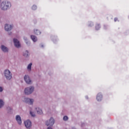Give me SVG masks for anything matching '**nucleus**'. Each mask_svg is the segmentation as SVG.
<instances>
[{
    "label": "nucleus",
    "mask_w": 129,
    "mask_h": 129,
    "mask_svg": "<svg viewBox=\"0 0 129 129\" xmlns=\"http://www.w3.org/2000/svg\"><path fill=\"white\" fill-rule=\"evenodd\" d=\"M36 109L38 114H42V113H43V111H42V109H40V108L37 107Z\"/></svg>",
    "instance_id": "ddd939ff"
},
{
    "label": "nucleus",
    "mask_w": 129,
    "mask_h": 129,
    "mask_svg": "<svg viewBox=\"0 0 129 129\" xmlns=\"http://www.w3.org/2000/svg\"><path fill=\"white\" fill-rule=\"evenodd\" d=\"M117 21H118L117 18H114V22H117Z\"/></svg>",
    "instance_id": "5701e85b"
},
{
    "label": "nucleus",
    "mask_w": 129,
    "mask_h": 129,
    "mask_svg": "<svg viewBox=\"0 0 129 129\" xmlns=\"http://www.w3.org/2000/svg\"><path fill=\"white\" fill-rule=\"evenodd\" d=\"M34 34H35V35H40L41 34V32H40L39 30H34Z\"/></svg>",
    "instance_id": "2eb2a0df"
},
{
    "label": "nucleus",
    "mask_w": 129,
    "mask_h": 129,
    "mask_svg": "<svg viewBox=\"0 0 129 129\" xmlns=\"http://www.w3.org/2000/svg\"><path fill=\"white\" fill-rule=\"evenodd\" d=\"M11 6V3L8 1H4L1 4V9H2L3 11H7Z\"/></svg>",
    "instance_id": "f257e3e1"
},
{
    "label": "nucleus",
    "mask_w": 129,
    "mask_h": 129,
    "mask_svg": "<svg viewBox=\"0 0 129 129\" xmlns=\"http://www.w3.org/2000/svg\"><path fill=\"white\" fill-rule=\"evenodd\" d=\"M24 80L27 83V84H31L32 81L30 79V77L28 76L25 75L24 76Z\"/></svg>",
    "instance_id": "6e6552de"
},
{
    "label": "nucleus",
    "mask_w": 129,
    "mask_h": 129,
    "mask_svg": "<svg viewBox=\"0 0 129 129\" xmlns=\"http://www.w3.org/2000/svg\"><path fill=\"white\" fill-rule=\"evenodd\" d=\"M12 28H13V27H12V25H10L9 24L5 25V31H7V32H9V31H11L12 30Z\"/></svg>",
    "instance_id": "1a4fd4ad"
},
{
    "label": "nucleus",
    "mask_w": 129,
    "mask_h": 129,
    "mask_svg": "<svg viewBox=\"0 0 129 129\" xmlns=\"http://www.w3.org/2000/svg\"><path fill=\"white\" fill-rule=\"evenodd\" d=\"M96 98L97 101H101L102 100V95L100 93H98Z\"/></svg>",
    "instance_id": "9b49d317"
},
{
    "label": "nucleus",
    "mask_w": 129,
    "mask_h": 129,
    "mask_svg": "<svg viewBox=\"0 0 129 129\" xmlns=\"http://www.w3.org/2000/svg\"><path fill=\"white\" fill-rule=\"evenodd\" d=\"M23 56H24V57H28V56H29V52L26 50L25 53H23Z\"/></svg>",
    "instance_id": "a211bd4d"
},
{
    "label": "nucleus",
    "mask_w": 129,
    "mask_h": 129,
    "mask_svg": "<svg viewBox=\"0 0 129 129\" xmlns=\"http://www.w3.org/2000/svg\"><path fill=\"white\" fill-rule=\"evenodd\" d=\"M5 76L8 80L12 79V74L9 70H6L4 73Z\"/></svg>",
    "instance_id": "f03ea898"
},
{
    "label": "nucleus",
    "mask_w": 129,
    "mask_h": 129,
    "mask_svg": "<svg viewBox=\"0 0 129 129\" xmlns=\"http://www.w3.org/2000/svg\"><path fill=\"white\" fill-rule=\"evenodd\" d=\"M33 91H34V87H30L25 88L24 92L25 94H26L27 95H29V94H31V93H32Z\"/></svg>",
    "instance_id": "7ed1b4c3"
},
{
    "label": "nucleus",
    "mask_w": 129,
    "mask_h": 129,
    "mask_svg": "<svg viewBox=\"0 0 129 129\" xmlns=\"http://www.w3.org/2000/svg\"><path fill=\"white\" fill-rule=\"evenodd\" d=\"M14 45L16 48H20L21 47V44H20V41L18 39L14 38L13 39Z\"/></svg>",
    "instance_id": "423d86ee"
},
{
    "label": "nucleus",
    "mask_w": 129,
    "mask_h": 129,
    "mask_svg": "<svg viewBox=\"0 0 129 129\" xmlns=\"http://www.w3.org/2000/svg\"><path fill=\"white\" fill-rule=\"evenodd\" d=\"M68 116H64L63 118V120H64V121H66V120H68Z\"/></svg>",
    "instance_id": "412c9836"
},
{
    "label": "nucleus",
    "mask_w": 129,
    "mask_h": 129,
    "mask_svg": "<svg viewBox=\"0 0 129 129\" xmlns=\"http://www.w3.org/2000/svg\"><path fill=\"white\" fill-rule=\"evenodd\" d=\"M24 101L26 103H28V104H33V103L34 102V100L28 98H25Z\"/></svg>",
    "instance_id": "0eeeda50"
},
{
    "label": "nucleus",
    "mask_w": 129,
    "mask_h": 129,
    "mask_svg": "<svg viewBox=\"0 0 129 129\" xmlns=\"http://www.w3.org/2000/svg\"><path fill=\"white\" fill-rule=\"evenodd\" d=\"M95 29L97 30H99V29H100V24H96Z\"/></svg>",
    "instance_id": "dca6fc26"
},
{
    "label": "nucleus",
    "mask_w": 129,
    "mask_h": 129,
    "mask_svg": "<svg viewBox=\"0 0 129 129\" xmlns=\"http://www.w3.org/2000/svg\"><path fill=\"white\" fill-rule=\"evenodd\" d=\"M54 123H55V120L54 118H53V117H51L48 121H46L45 122V124L47 126H49H49H52Z\"/></svg>",
    "instance_id": "20e7f679"
},
{
    "label": "nucleus",
    "mask_w": 129,
    "mask_h": 129,
    "mask_svg": "<svg viewBox=\"0 0 129 129\" xmlns=\"http://www.w3.org/2000/svg\"><path fill=\"white\" fill-rule=\"evenodd\" d=\"M4 101L2 99H0V108H2L4 106Z\"/></svg>",
    "instance_id": "f3484780"
},
{
    "label": "nucleus",
    "mask_w": 129,
    "mask_h": 129,
    "mask_svg": "<svg viewBox=\"0 0 129 129\" xmlns=\"http://www.w3.org/2000/svg\"><path fill=\"white\" fill-rule=\"evenodd\" d=\"M47 129H52V127H48L47 128Z\"/></svg>",
    "instance_id": "393cba45"
},
{
    "label": "nucleus",
    "mask_w": 129,
    "mask_h": 129,
    "mask_svg": "<svg viewBox=\"0 0 129 129\" xmlns=\"http://www.w3.org/2000/svg\"><path fill=\"white\" fill-rule=\"evenodd\" d=\"M32 10H36L37 9V6L34 5V6H32Z\"/></svg>",
    "instance_id": "4be33fe9"
},
{
    "label": "nucleus",
    "mask_w": 129,
    "mask_h": 129,
    "mask_svg": "<svg viewBox=\"0 0 129 129\" xmlns=\"http://www.w3.org/2000/svg\"><path fill=\"white\" fill-rule=\"evenodd\" d=\"M16 119L18 122V124H22V118H21V116H20V115H17Z\"/></svg>",
    "instance_id": "9d476101"
},
{
    "label": "nucleus",
    "mask_w": 129,
    "mask_h": 129,
    "mask_svg": "<svg viewBox=\"0 0 129 129\" xmlns=\"http://www.w3.org/2000/svg\"><path fill=\"white\" fill-rule=\"evenodd\" d=\"M3 90V88L0 87V92H2Z\"/></svg>",
    "instance_id": "b1692460"
},
{
    "label": "nucleus",
    "mask_w": 129,
    "mask_h": 129,
    "mask_svg": "<svg viewBox=\"0 0 129 129\" xmlns=\"http://www.w3.org/2000/svg\"><path fill=\"white\" fill-rule=\"evenodd\" d=\"M25 125L27 128H30L31 126H32V122L29 120H27V121L24 122Z\"/></svg>",
    "instance_id": "39448f33"
},
{
    "label": "nucleus",
    "mask_w": 129,
    "mask_h": 129,
    "mask_svg": "<svg viewBox=\"0 0 129 129\" xmlns=\"http://www.w3.org/2000/svg\"><path fill=\"white\" fill-rule=\"evenodd\" d=\"M31 38L32 39V41H33V42H37V37H36L35 36L31 35Z\"/></svg>",
    "instance_id": "4468645a"
},
{
    "label": "nucleus",
    "mask_w": 129,
    "mask_h": 129,
    "mask_svg": "<svg viewBox=\"0 0 129 129\" xmlns=\"http://www.w3.org/2000/svg\"><path fill=\"white\" fill-rule=\"evenodd\" d=\"M1 49L3 52H8L9 51V49L7 48V47L2 45L1 46Z\"/></svg>",
    "instance_id": "f8f14e48"
},
{
    "label": "nucleus",
    "mask_w": 129,
    "mask_h": 129,
    "mask_svg": "<svg viewBox=\"0 0 129 129\" xmlns=\"http://www.w3.org/2000/svg\"><path fill=\"white\" fill-rule=\"evenodd\" d=\"M27 69L28 70H31L32 69V63H30L27 67Z\"/></svg>",
    "instance_id": "6ab92c4d"
},
{
    "label": "nucleus",
    "mask_w": 129,
    "mask_h": 129,
    "mask_svg": "<svg viewBox=\"0 0 129 129\" xmlns=\"http://www.w3.org/2000/svg\"><path fill=\"white\" fill-rule=\"evenodd\" d=\"M30 114H31V116H32V117H35V116H36V115L35 114V113L30 111Z\"/></svg>",
    "instance_id": "aec40b11"
}]
</instances>
